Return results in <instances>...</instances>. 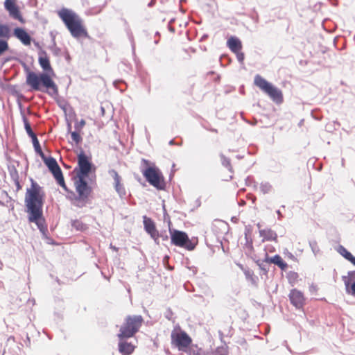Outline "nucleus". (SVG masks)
Listing matches in <instances>:
<instances>
[{
  "instance_id": "1",
  "label": "nucleus",
  "mask_w": 355,
  "mask_h": 355,
  "mask_svg": "<svg viewBox=\"0 0 355 355\" xmlns=\"http://www.w3.org/2000/svg\"><path fill=\"white\" fill-rule=\"evenodd\" d=\"M38 55V62L44 73H36L28 71L26 83L33 90L42 91V87H44L49 94L58 95V87L52 78V76H55V72L51 65L49 56L43 50L39 52Z\"/></svg>"
},
{
  "instance_id": "2",
  "label": "nucleus",
  "mask_w": 355,
  "mask_h": 355,
  "mask_svg": "<svg viewBox=\"0 0 355 355\" xmlns=\"http://www.w3.org/2000/svg\"><path fill=\"white\" fill-rule=\"evenodd\" d=\"M44 196L45 193L42 188L31 179V186L27 189L25 196L28 221L35 223L38 229L43 233L47 230L42 211Z\"/></svg>"
},
{
  "instance_id": "3",
  "label": "nucleus",
  "mask_w": 355,
  "mask_h": 355,
  "mask_svg": "<svg viewBox=\"0 0 355 355\" xmlns=\"http://www.w3.org/2000/svg\"><path fill=\"white\" fill-rule=\"evenodd\" d=\"M58 14L73 37H89L83 20L76 12L67 8H62L58 11Z\"/></svg>"
},
{
  "instance_id": "4",
  "label": "nucleus",
  "mask_w": 355,
  "mask_h": 355,
  "mask_svg": "<svg viewBox=\"0 0 355 355\" xmlns=\"http://www.w3.org/2000/svg\"><path fill=\"white\" fill-rule=\"evenodd\" d=\"M141 162L145 166L142 174L148 182L158 190L164 189L166 184L162 171L147 159H143Z\"/></svg>"
},
{
  "instance_id": "5",
  "label": "nucleus",
  "mask_w": 355,
  "mask_h": 355,
  "mask_svg": "<svg viewBox=\"0 0 355 355\" xmlns=\"http://www.w3.org/2000/svg\"><path fill=\"white\" fill-rule=\"evenodd\" d=\"M86 178L74 177L73 183L76 196L71 198L72 204L78 207H84L89 199L92 193V188L88 185L85 180Z\"/></svg>"
},
{
  "instance_id": "6",
  "label": "nucleus",
  "mask_w": 355,
  "mask_h": 355,
  "mask_svg": "<svg viewBox=\"0 0 355 355\" xmlns=\"http://www.w3.org/2000/svg\"><path fill=\"white\" fill-rule=\"evenodd\" d=\"M254 84L276 103L282 102L283 96L281 90L274 87L260 75L255 76Z\"/></svg>"
},
{
  "instance_id": "7",
  "label": "nucleus",
  "mask_w": 355,
  "mask_h": 355,
  "mask_svg": "<svg viewBox=\"0 0 355 355\" xmlns=\"http://www.w3.org/2000/svg\"><path fill=\"white\" fill-rule=\"evenodd\" d=\"M119 337L118 349L121 355H130L133 353L137 343L135 334H117Z\"/></svg>"
},
{
  "instance_id": "8",
  "label": "nucleus",
  "mask_w": 355,
  "mask_h": 355,
  "mask_svg": "<svg viewBox=\"0 0 355 355\" xmlns=\"http://www.w3.org/2000/svg\"><path fill=\"white\" fill-rule=\"evenodd\" d=\"M171 243L175 246L185 248L188 250H193L196 245L189 239L186 232L170 230Z\"/></svg>"
},
{
  "instance_id": "9",
  "label": "nucleus",
  "mask_w": 355,
  "mask_h": 355,
  "mask_svg": "<svg viewBox=\"0 0 355 355\" xmlns=\"http://www.w3.org/2000/svg\"><path fill=\"white\" fill-rule=\"evenodd\" d=\"M91 158L83 151L78 155V166L75 168V177L87 178L92 171Z\"/></svg>"
},
{
  "instance_id": "10",
  "label": "nucleus",
  "mask_w": 355,
  "mask_h": 355,
  "mask_svg": "<svg viewBox=\"0 0 355 355\" xmlns=\"http://www.w3.org/2000/svg\"><path fill=\"white\" fill-rule=\"evenodd\" d=\"M172 348L178 349L180 352H187L193 344L192 338L189 334H171Z\"/></svg>"
},
{
  "instance_id": "11",
  "label": "nucleus",
  "mask_w": 355,
  "mask_h": 355,
  "mask_svg": "<svg viewBox=\"0 0 355 355\" xmlns=\"http://www.w3.org/2000/svg\"><path fill=\"white\" fill-rule=\"evenodd\" d=\"M144 324L141 315H128L121 327V333H137Z\"/></svg>"
},
{
  "instance_id": "12",
  "label": "nucleus",
  "mask_w": 355,
  "mask_h": 355,
  "mask_svg": "<svg viewBox=\"0 0 355 355\" xmlns=\"http://www.w3.org/2000/svg\"><path fill=\"white\" fill-rule=\"evenodd\" d=\"M47 166L50 171L53 173L55 179L59 185H60L64 190H67V186L64 182V177L62 170L58 164L56 160L53 157H42Z\"/></svg>"
},
{
  "instance_id": "13",
  "label": "nucleus",
  "mask_w": 355,
  "mask_h": 355,
  "mask_svg": "<svg viewBox=\"0 0 355 355\" xmlns=\"http://www.w3.org/2000/svg\"><path fill=\"white\" fill-rule=\"evenodd\" d=\"M291 304L297 309H302L304 304L306 298L302 292L297 289H292L288 295Z\"/></svg>"
},
{
  "instance_id": "14",
  "label": "nucleus",
  "mask_w": 355,
  "mask_h": 355,
  "mask_svg": "<svg viewBox=\"0 0 355 355\" xmlns=\"http://www.w3.org/2000/svg\"><path fill=\"white\" fill-rule=\"evenodd\" d=\"M4 6L6 10L8 12L9 15L15 19L19 21L21 23H24V19L20 12L18 6L16 5L13 0H6L4 2Z\"/></svg>"
},
{
  "instance_id": "15",
  "label": "nucleus",
  "mask_w": 355,
  "mask_h": 355,
  "mask_svg": "<svg viewBox=\"0 0 355 355\" xmlns=\"http://www.w3.org/2000/svg\"><path fill=\"white\" fill-rule=\"evenodd\" d=\"M144 225L146 232L150 235L151 238L153 239L155 242H157L159 237V234L154 221L151 218L144 216Z\"/></svg>"
},
{
  "instance_id": "16",
  "label": "nucleus",
  "mask_w": 355,
  "mask_h": 355,
  "mask_svg": "<svg viewBox=\"0 0 355 355\" xmlns=\"http://www.w3.org/2000/svg\"><path fill=\"white\" fill-rule=\"evenodd\" d=\"M109 173L112 175L114 179V184L116 191L121 196L125 195V187L121 182V177L119 175L116 171L112 169L109 171Z\"/></svg>"
},
{
  "instance_id": "17",
  "label": "nucleus",
  "mask_w": 355,
  "mask_h": 355,
  "mask_svg": "<svg viewBox=\"0 0 355 355\" xmlns=\"http://www.w3.org/2000/svg\"><path fill=\"white\" fill-rule=\"evenodd\" d=\"M343 279L347 292L355 297V271L349 272L347 276H343Z\"/></svg>"
},
{
  "instance_id": "18",
  "label": "nucleus",
  "mask_w": 355,
  "mask_h": 355,
  "mask_svg": "<svg viewBox=\"0 0 355 355\" xmlns=\"http://www.w3.org/2000/svg\"><path fill=\"white\" fill-rule=\"evenodd\" d=\"M14 35L19 39L24 45H30L31 42V36L21 28L14 29Z\"/></svg>"
},
{
  "instance_id": "19",
  "label": "nucleus",
  "mask_w": 355,
  "mask_h": 355,
  "mask_svg": "<svg viewBox=\"0 0 355 355\" xmlns=\"http://www.w3.org/2000/svg\"><path fill=\"white\" fill-rule=\"evenodd\" d=\"M265 261L277 265L282 270H286L288 268V264L279 254H276L272 257H267Z\"/></svg>"
},
{
  "instance_id": "20",
  "label": "nucleus",
  "mask_w": 355,
  "mask_h": 355,
  "mask_svg": "<svg viewBox=\"0 0 355 355\" xmlns=\"http://www.w3.org/2000/svg\"><path fill=\"white\" fill-rule=\"evenodd\" d=\"M260 236L263 238V241H277V234L271 229H263L259 231Z\"/></svg>"
},
{
  "instance_id": "21",
  "label": "nucleus",
  "mask_w": 355,
  "mask_h": 355,
  "mask_svg": "<svg viewBox=\"0 0 355 355\" xmlns=\"http://www.w3.org/2000/svg\"><path fill=\"white\" fill-rule=\"evenodd\" d=\"M227 43L230 49L234 53L239 52L242 49L241 41L235 37L229 38Z\"/></svg>"
},
{
  "instance_id": "22",
  "label": "nucleus",
  "mask_w": 355,
  "mask_h": 355,
  "mask_svg": "<svg viewBox=\"0 0 355 355\" xmlns=\"http://www.w3.org/2000/svg\"><path fill=\"white\" fill-rule=\"evenodd\" d=\"M187 355H211L209 352L199 347L196 344H192L186 352Z\"/></svg>"
},
{
  "instance_id": "23",
  "label": "nucleus",
  "mask_w": 355,
  "mask_h": 355,
  "mask_svg": "<svg viewBox=\"0 0 355 355\" xmlns=\"http://www.w3.org/2000/svg\"><path fill=\"white\" fill-rule=\"evenodd\" d=\"M11 37V29L8 25L0 23V40H8Z\"/></svg>"
},
{
  "instance_id": "24",
  "label": "nucleus",
  "mask_w": 355,
  "mask_h": 355,
  "mask_svg": "<svg viewBox=\"0 0 355 355\" xmlns=\"http://www.w3.org/2000/svg\"><path fill=\"white\" fill-rule=\"evenodd\" d=\"M338 252L343 257L355 266V257L345 248L340 246Z\"/></svg>"
},
{
  "instance_id": "25",
  "label": "nucleus",
  "mask_w": 355,
  "mask_h": 355,
  "mask_svg": "<svg viewBox=\"0 0 355 355\" xmlns=\"http://www.w3.org/2000/svg\"><path fill=\"white\" fill-rule=\"evenodd\" d=\"M227 347L225 344L224 345L219 346L213 352V355H228L227 350Z\"/></svg>"
},
{
  "instance_id": "26",
  "label": "nucleus",
  "mask_w": 355,
  "mask_h": 355,
  "mask_svg": "<svg viewBox=\"0 0 355 355\" xmlns=\"http://www.w3.org/2000/svg\"><path fill=\"white\" fill-rule=\"evenodd\" d=\"M9 49V45L6 40H0V55Z\"/></svg>"
},
{
  "instance_id": "27",
  "label": "nucleus",
  "mask_w": 355,
  "mask_h": 355,
  "mask_svg": "<svg viewBox=\"0 0 355 355\" xmlns=\"http://www.w3.org/2000/svg\"><path fill=\"white\" fill-rule=\"evenodd\" d=\"M33 145H34L36 152L40 154L41 157H44V154L43 153V152L40 148V144H39L37 137L33 138Z\"/></svg>"
},
{
  "instance_id": "28",
  "label": "nucleus",
  "mask_w": 355,
  "mask_h": 355,
  "mask_svg": "<svg viewBox=\"0 0 355 355\" xmlns=\"http://www.w3.org/2000/svg\"><path fill=\"white\" fill-rule=\"evenodd\" d=\"M24 122H25V128H26V130L28 135L30 137H31L32 139L35 137H37L36 135L32 130L31 125H30V123H28V121H27L26 119H24Z\"/></svg>"
},
{
  "instance_id": "29",
  "label": "nucleus",
  "mask_w": 355,
  "mask_h": 355,
  "mask_svg": "<svg viewBox=\"0 0 355 355\" xmlns=\"http://www.w3.org/2000/svg\"><path fill=\"white\" fill-rule=\"evenodd\" d=\"M222 164L230 170L232 166L230 160L223 155H220Z\"/></svg>"
},
{
  "instance_id": "30",
  "label": "nucleus",
  "mask_w": 355,
  "mask_h": 355,
  "mask_svg": "<svg viewBox=\"0 0 355 355\" xmlns=\"http://www.w3.org/2000/svg\"><path fill=\"white\" fill-rule=\"evenodd\" d=\"M71 139H73V141H74L76 142V144H77L78 143H80L82 140V138H81L80 134L76 132H72L71 133Z\"/></svg>"
},
{
  "instance_id": "31",
  "label": "nucleus",
  "mask_w": 355,
  "mask_h": 355,
  "mask_svg": "<svg viewBox=\"0 0 355 355\" xmlns=\"http://www.w3.org/2000/svg\"><path fill=\"white\" fill-rule=\"evenodd\" d=\"M73 227H75L78 230H85L86 229V225L80 221H74L73 223Z\"/></svg>"
},
{
  "instance_id": "32",
  "label": "nucleus",
  "mask_w": 355,
  "mask_h": 355,
  "mask_svg": "<svg viewBox=\"0 0 355 355\" xmlns=\"http://www.w3.org/2000/svg\"><path fill=\"white\" fill-rule=\"evenodd\" d=\"M24 336L21 338L23 343L20 342L21 345L24 346L26 345L27 347L30 346L31 342H30V337L28 336V334H23Z\"/></svg>"
},
{
  "instance_id": "33",
  "label": "nucleus",
  "mask_w": 355,
  "mask_h": 355,
  "mask_svg": "<svg viewBox=\"0 0 355 355\" xmlns=\"http://www.w3.org/2000/svg\"><path fill=\"white\" fill-rule=\"evenodd\" d=\"M234 53L236 54V58H237L238 60L240 62H242L244 60V53H242L241 51H239V52H234Z\"/></svg>"
},
{
  "instance_id": "34",
  "label": "nucleus",
  "mask_w": 355,
  "mask_h": 355,
  "mask_svg": "<svg viewBox=\"0 0 355 355\" xmlns=\"http://www.w3.org/2000/svg\"><path fill=\"white\" fill-rule=\"evenodd\" d=\"M309 291L311 293H316L318 291L317 285L312 284L309 287Z\"/></svg>"
},
{
  "instance_id": "35",
  "label": "nucleus",
  "mask_w": 355,
  "mask_h": 355,
  "mask_svg": "<svg viewBox=\"0 0 355 355\" xmlns=\"http://www.w3.org/2000/svg\"><path fill=\"white\" fill-rule=\"evenodd\" d=\"M85 125V121L84 119H81L78 124V128H83Z\"/></svg>"
},
{
  "instance_id": "36",
  "label": "nucleus",
  "mask_w": 355,
  "mask_h": 355,
  "mask_svg": "<svg viewBox=\"0 0 355 355\" xmlns=\"http://www.w3.org/2000/svg\"><path fill=\"white\" fill-rule=\"evenodd\" d=\"M11 340H12L13 341H15V338L14 336H10L8 338V342H10Z\"/></svg>"
},
{
  "instance_id": "37",
  "label": "nucleus",
  "mask_w": 355,
  "mask_h": 355,
  "mask_svg": "<svg viewBox=\"0 0 355 355\" xmlns=\"http://www.w3.org/2000/svg\"><path fill=\"white\" fill-rule=\"evenodd\" d=\"M291 275H292V276H293L295 279H296V278L297 277V276H298V275H297V274L296 272H293V273L291 274Z\"/></svg>"
},
{
  "instance_id": "38",
  "label": "nucleus",
  "mask_w": 355,
  "mask_h": 355,
  "mask_svg": "<svg viewBox=\"0 0 355 355\" xmlns=\"http://www.w3.org/2000/svg\"><path fill=\"white\" fill-rule=\"evenodd\" d=\"M288 257L291 259L294 258V256L290 252Z\"/></svg>"
},
{
  "instance_id": "39",
  "label": "nucleus",
  "mask_w": 355,
  "mask_h": 355,
  "mask_svg": "<svg viewBox=\"0 0 355 355\" xmlns=\"http://www.w3.org/2000/svg\"><path fill=\"white\" fill-rule=\"evenodd\" d=\"M210 130L214 132H217V130L216 129H210Z\"/></svg>"
},
{
  "instance_id": "40",
  "label": "nucleus",
  "mask_w": 355,
  "mask_h": 355,
  "mask_svg": "<svg viewBox=\"0 0 355 355\" xmlns=\"http://www.w3.org/2000/svg\"><path fill=\"white\" fill-rule=\"evenodd\" d=\"M49 340L51 339V338L49 336V334H46Z\"/></svg>"
},
{
  "instance_id": "41",
  "label": "nucleus",
  "mask_w": 355,
  "mask_h": 355,
  "mask_svg": "<svg viewBox=\"0 0 355 355\" xmlns=\"http://www.w3.org/2000/svg\"><path fill=\"white\" fill-rule=\"evenodd\" d=\"M168 239V236H164V240H166Z\"/></svg>"
},
{
  "instance_id": "42",
  "label": "nucleus",
  "mask_w": 355,
  "mask_h": 355,
  "mask_svg": "<svg viewBox=\"0 0 355 355\" xmlns=\"http://www.w3.org/2000/svg\"><path fill=\"white\" fill-rule=\"evenodd\" d=\"M168 239V236H164V240H166Z\"/></svg>"
}]
</instances>
